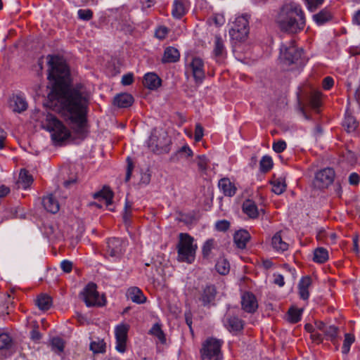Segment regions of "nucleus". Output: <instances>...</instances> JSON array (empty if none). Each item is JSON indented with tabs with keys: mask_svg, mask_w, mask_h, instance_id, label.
Here are the masks:
<instances>
[{
	"mask_svg": "<svg viewBox=\"0 0 360 360\" xmlns=\"http://www.w3.org/2000/svg\"><path fill=\"white\" fill-rule=\"evenodd\" d=\"M48 58V79L52 83V89L48 95L49 105L57 108L77 134L83 135L90 94L82 84L69 85L70 71L61 58L56 56Z\"/></svg>",
	"mask_w": 360,
	"mask_h": 360,
	"instance_id": "f257e3e1",
	"label": "nucleus"
},
{
	"mask_svg": "<svg viewBox=\"0 0 360 360\" xmlns=\"http://www.w3.org/2000/svg\"><path fill=\"white\" fill-rule=\"evenodd\" d=\"M280 29L289 33H297L306 25L304 13L301 6L295 2L284 4L276 18Z\"/></svg>",
	"mask_w": 360,
	"mask_h": 360,
	"instance_id": "f03ea898",
	"label": "nucleus"
},
{
	"mask_svg": "<svg viewBox=\"0 0 360 360\" xmlns=\"http://www.w3.org/2000/svg\"><path fill=\"white\" fill-rule=\"evenodd\" d=\"M178 259L191 264L195 257L197 245L193 243V238L188 233H180L177 244Z\"/></svg>",
	"mask_w": 360,
	"mask_h": 360,
	"instance_id": "7ed1b4c3",
	"label": "nucleus"
},
{
	"mask_svg": "<svg viewBox=\"0 0 360 360\" xmlns=\"http://www.w3.org/2000/svg\"><path fill=\"white\" fill-rule=\"evenodd\" d=\"M43 127L51 133L53 141L57 143L63 142L70 135L69 130L52 114L46 115Z\"/></svg>",
	"mask_w": 360,
	"mask_h": 360,
	"instance_id": "20e7f679",
	"label": "nucleus"
},
{
	"mask_svg": "<svg viewBox=\"0 0 360 360\" xmlns=\"http://www.w3.org/2000/svg\"><path fill=\"white\" fill-rule=\"evenodd\" d=\"M171 139L164 130L153 129L148 141V147L154 153H167L170 150Z\"/></svg>",
	"mask_w": 360,
	"mask_h": 360,
	"instance_id": "39448f33",
	"label": "nucleus"
},
{
	"mask_svg": "<svg viewBox=\"0 0 360 360\" xmlns=\"http://www.w3.org/2000/svg\"><path fill=\"white\" fill-rule=\"evenodd\" d=\"M223 340L214 338H207L202 345L200 355L202 360H222L221 346Z\"/></svg>",
	"mask_w": 360,
	"mask_h": 360,
	"instance_id": "423d86ee",
	"label": "nucleus"
},
{
	"mask_svg": "<svg viewBox=\"0 0 360 360\" xmlns=\"http://www.w3.org/2000/svg\"><path fill=\"white\" fill-rule=\"evenodd\" d=\"M302 50L297 48L293 41H291L289 46L282 45L280 49V58L281 61L288 65L297 64L304 65V59L302 58Z\"/></svg>",
	"mask_w": 360,
	"mask_h": 360,
	"instance_id": "0eeeda50",
	"label": "nucleus"
},
{
	"mask_svg": "<svg viewBox=\"0 0 360 360\" xmlns=\"http://www.w3.org/2000/svg\"><path fill=\"white\" fill-rule=\"evenodd\" d=\"M248 16L244 13L236 18L229 34L231 39L238 42H245L248 39Z\"/></svg>",
	"mask_w": 360,
	"mask_h": 360,
	"instance_id": "6e6552de",
	"label": "nucleus"
},
{
	"mask_svg": "<svg viewBox=\"0 0 360 360\" xmlns=\"http://www.w3.org/2000/svg\"><path fill=\"white\" fill-rule=\"evenodd\" d=\"M80 296L86 305L91 307H101L105 303L103 297H100L97 291V286L94 283H88L83 290L80 292Z\"/></svg>",
	"mask_w": 360,
	"mask_h": 360,
	"instance_id": "1a4fd4ad",
	"label": "nucleus"
},
{
	"mask_svg": "<svg viewBox=\"0 0 360 360\" xmlns=\"http://www.w3.org/2000/svg\"><path fill=\"white\" fill-rule=\"evenodd\" d=\"M335 178V172L332 168L327 167L319 171L314 180V186L319 189L327 188Z\"/></svg>",
	"mask_w": 360,
	"mask_h": 360,
	"instance_id": "9d476101",
	"label": "nucleus"
},
{
	"mask_svg": "<svg viewBox=\"0 0 360 360\" xmlns=\"http://www.w3.org/2000/svg\"><path fill=\"white\" fill-rule=\"evenodd\" d=\"M105 252L107 257L119 259L124 252V241L117 238H109L107 240Z\"/></svg>",
	"mask_w": 360,
	"mask_h": 360,
	"instance_id": "9b49d317",
	"label": "nucleus"
},
{
	"mask_svg": "<svg viewBox=\"0 0 360 360\" xmlns=\"http://www.w3.org/2000/svg\"><path fill=\"white\" fill-rule=\"evenodd\" d=\"M129 327L125 324H120L116 326L115 330L116 346L115 349L120 353H124L126 350V342L127 339V332Z\"/></svg>",
	"mask_w": 360,
	"mask_h": 360,
	"instance_id": "f8f14e48",
	"label": "nucleus"
},
{
	"mask_svg": "<svg viewBox=\"0 0 360 360\" xmlns=\"http://www.w3.org/2000/svg\"><path fill=\"white\" fill-rule=\"evenodd\" d=\"M193 78L196 83H201L205 79L204 63L198 57H194L190 64Z\"/></svg>",
	"mask_w": 360,
	"mask_h": 360,
	"instance_id": "ddd939ff",
	"label": "nucleus"
},
{
	"mask_svg": "<svg viewBox=\"0 0 360 360\" xmlns=\"http://www.w3.org/2000/svg\"><path fill=\"white\" fill-rule=\"evenodd\" d=\"M224 326L230 332H238L243 328L244 323L235 316L229 314L225 315L223 319Z\"/></svg>",
	"mask_w": 360,
	"mask_h": 360,
	"instance_id": "4468645a",
	"label": "nucleus"
},
{
	"mask_svg": "<svg viewBox=\"0 0 360 360\" xmlns=\"http://www.w3.org/2000/svg\"><path fill=\"white\" fill-rule=\"evenodd\" d=\"M217 295L216 288L213 285H206L199 297V300L204 307L210 306L215 300Z\"/></svg>",
	"mask_w": 360,
	"mask_h": 360,
	"instance_id": "2eb2a0df",
	"label": "nucleus"
},
{
	"mask_svg": "<svg viewBox=\"0 0 360 360\" xmlns=\"http://www.w3.org/2000/svg\"><path fill=\"white\" fill-rule=\"evenodd\" d=\"M126 297L128 300L138 304H143L146 302V297L143 295L142 290L136 286L128 288Z\"/></svg>",
	"mask_w": 360,
	"mask_h": 360,
	"instance_id": "dca6fc26",
	"label": "nucleus"
},
{
	"mask_svg": "<svg viewBox=\"0 0 360 360\" xmlns=\"http://www.w3.org/2000/svg\"><path fill=\"white\" fill-rule=\"evenodd\" d=\"M188 0H174L172 14L174 18L179 19L188 11Z\"/></svg>",
	"mask_w": 360,
	"mask_h": 360,
	"instance_id": "f3484780",
	"label": "nucleus"
},
{
	"mask_svg": "<svg viewBox=\"0 0 360 360\" xmlns=\"http://www.w3.org/2000/svg\"><path fill=\"white\" fill-rule=\"evenodd\" d=\"M333 13L330 9L326 7L312 15L313 20L317 25H323L333 19Z\"/></svg>",
	"mask_w": 360,
	"mask_h": 360,
	"instance_id": "a211bd4d",
	"label": "nucleus"
},
{
	"mask_svg": "<svg viewBox=\"0 0 360 360\" xmlns=\"http://www.w3.org/2000/svg\"><path fill=\"white\" fill-rule=\"evenodd\" d=\"M42 205L44 209L51 213L56 214L59 211L60 205L53 194H49L42 199Z\"/></svg>",
	"mask_w": 360,
	"mask_h": 360,
	"instance_id": "6ab92c4d",
	"label": "nucleus"
},
{
	"mask_svg": "<svg viewBox=\"0 0 360 360\" xmlns=\"http://www.w3.org/2000/svg\"><path fill=\"white\" fill-rule=\"evenodd\" d=\"M233 243L238 249H245L248 244V231L245 229L236 231L233 234Z\"/></svg>",
	"mask_w": 360,
	"mask_h": 360,
	"instance_id": "aec40b11",
	"label": "nucleus"
},
{
	"mask_svg": "<svg viewBox=\"0 0 360 360\" xmlns=\"http://www.w3.org/2000/svg\"><path fill=\"white\" fill-rule=\"evenodd\" d=\"M161 79L153 72L146 73L143 82L144 86L150 90L158 89L161 85Z\"/></svg>",
	"mask_w": 360,
	"mask_h": 360,
	"instance_id": "412c9836",
	"label": "nucleus"
},
{
	"mask_svg": "<svg viewBox=\"0 0 360 360\" xmlns=\"http://www.w3.org/2000/svg\"><path fill=\"white\" fill-rule=\"evenodd\" d=\"M10 106L13 111L20 113L27 108V103L25 98L21 96H13L10 101Z\"/></svg>",
	"mask_w": 360,
	"mask_h": 360,
	"instance_id": "4be33fe9",
	"label": "nucleus"
},
{
	"mask_svg": "<svg viewBox=\"0 0 360 360\" xmlns=\"http://www.w3.org/2000/svg\"><path fill=\"white\" fill-rule=\"evenodd\" d=\"M134 103L133 96L127 93H122L115 96L113 103L119 108H128Z\"/></svg>",
	"mask_w": 360,
	"mask_h": 360,
	"instance_id": "5701e85b",
	"label": "nucleus"
},
{
	"mask_svg": "<svg viewBox=\"0 0 360 360\" xmlns=\"http://www.w3.org/2000/svg\"><path fill=\"white\" fill-rule=\"evenodd\" d=\"M180 53L179 50L174 47L169 46L165 49L163 57L162 58V63H176L179 61Z\"/></svg>",
	"mask_w": 360,
	"mask_h": 360,
	"instance_id": "b1692460",
	"label": "nucleus"
},
{
	"mask_svg": "<svg viewBox=\"0 0 360 360\" xmlns=\"http://www.w3.org/2000/svg\"><path fill=\"white\" fill-rule=\"evenodd\" d=\"M218 186L226 196L231 197L234 195L236 192V187L228 178L220 179Z\"/></svg>",
	"mask_w": 360,
	"mask_h": 360,
	"instance_id": "393cba45",
	"label": "nucleus"
},
{
	"mask_svg": "<svg viewBox=\"0 0 360 360\" xmlns=\"http://www.w3.org/2000/svg\"><path fill=\"white\" fill-rule=\"evenodd\" d=\"M311 284V279L309 276H304L302 278L298 283L299 295L300 298L304 300H307L309 297L308 288Z\"/></svg>",
	"mask_w": 360,
	"mask_h": 360,
	"instance_id": "a878e982",
	"label": "nucleus"
},
{
	"mask_svg": "<svg viewBox=\"0 0 360 360\" xmlns=\"http://www.w3.org/2000/svg\"><path fill=\"white\" fill-rule=\"evenodd\" d=\"M271 245L273 248L278 252H284L288 249V244L283 240L281 231L276 233L272 237Z\"/></svg>",
	"mask_w": 360,
	"mask_h": 360,
	"instance_id": "bb28decb",
	"label": "nucleus"
},
{
	"mask_svg": "<svg viewBox=\"0 0 360 360\" xmlns=\"http://www.w3.org/2000/svg\"><path fill=\"white\" fill-rule=\"evenodd\" d=\"M93 197L95 199L104 200L106 206H109L112 202L113 193L109 188L104 187L101 191L94 193Z\"/></svg>",
	"mask_w": 360,
	"mask_h": 360,
	"instance_id": "cd10ccee",
	"label": "nucleus"
},
{
	"mask_svg": "<svg viewBox=\"0 0 360 360\" xmlns=\"http://www.w3.org/2000/svg\"><path fill=\"white\" fill-rule=\"evenodd\" d=\"M265 214V210L262 205H257L255 202L249 200V219H256L259 217H263Z\"/></svg>",
	"mask_w": 360,
	"mask_h": 360,
	"instance_id": "c85d7f7f",
	"label": "nucleus"
},
{
	"mask_svg": "<svg viewBox=\"0 0 360 360\" xmlns=\"http://www.w3.org/2000/svg\"><path fill=\"white\" fill-rule=\"evenodd\" d=\"M32 182L33 178L30 174H29L28 172L25 169H21L18 181L20 185L19 186H22V188L26 189Z\"/></svg>",
	"mask_w": 360,
	"mask_h": 360,
	"instance_id": "c756f323",
	"label": "nucleus"
},
{
	"mask_svg": "<svg viewBox=\"0 0 360 360\" xmlns=\"http://www.w3.org/2000/svg\"><path fill=\"white\" fill-rule=\"evenodd\" d=\"M271 184L272 185V191L277 195H280L285 191L286 184L285 179L282 177L274 179L271 181Z\"/></svg>",
	"mask_w": 360,
	"mask_h": 360,
	"instance_id": "7c9ffc66",
	"label": "nucleus"
},
{
	"mask_svg": "<svg viewBox=\"0 0 360 360\" xmlns=\"http://www.w3.org/2000/svg\"><path fill=\"white\" fill-rule=\"evenodd\" d=\"M36 304L41 310H48L51 304V297L47 295H41L36 300Z\"/></svg>",
	"mask_w": 360,
	"mask_h": 360,
	"instance_id": "2f4dec72",
	"label": "nucleus"
},
{
	"mask_svg": "<svg viewBox=\"0 0 360 360\" xmlns=\"http://www.w3.org/2000/svg\"><path fill=\"white\" fill-rule=\"evenodd\" d=\"M358 122L355 117L352 115L347 114L343 122V127L346 128L347 132H353L358 127Z\"/></svg>",
	"mask_w": 360,
	"mask_h": 360,
	"instance_id": "473e14b6",
	"label": "nucleus"
},
{
	"mask_svg": "<svg viewBox=\"0 0 360 360\" xmlns=\"http://www.w3.org/2000/svg\"><path fill=\"white\" fill-rule=\"evenodd\" d=\"M216 270L221 275H226L230 271L229 262L224 258H219L215 265Z\"/></svg>",
	"mask_w": 360,
	"mask_h": 360,
	"instance_id": "72a5a7b5",
	"label": "nucleus"
},
{
	"mask_svg": "<svg viewBox=\"0 0 360 360\" xmlns=\"http://www.w3.org/2000/svg\"><path fill=\"white\" fill-rule=\"evenodd\" d=\"M328 259V251L323 248H318L314 252V261L318 263H323Z\"/></svg>",
	"mask_w": 360,
	"mask_h": 360,
	"instance_id": "f704fd0d",
	"label": "nucleus"
},
{
	"mask_svg": "<svg viewBox=\"0 0 360 360\" xmlns=\"http://www.w3.org/2000/svg\"><path fill=\"white\" fill-rule=\"evenodd\" d=\"M51 345L53 352L57 354H60L64 350L65 342L62 338L54 337L51 340Z\"/></svg>",
	"mask_w": 360,
	"mask_h": 360,
	"instance_id": "c9c22d12",
	"label": "nucleus"
},
{
	"mask_svg": "<svg viewBox=\"0 0 360 360\" xmlns=\"http://www.w3.org/2000/svg\"><path fill=\"white\" fill-rule=\"evenodd\" d=\"M131 209L132 204L126 200L122 218L123 221L127 226H129L131 224V217L132 215Z\"/></svg>",
	"mask_w": 360,
	"mask_h": 360,
	"instance_id": "e433bc0d",
	"label": "nucleus"
},
{
	"mask_svg": "<svg viewBox=\"0 0 360 360\" xmlns=\"http://www.w3.org/2000/svg\"><path fill=\"white\" fill-rule=\"evenodd\" d=\"M355 340L354 335L351 333H345L343 345L342 347V352L344 354H347L350 350L351 345Z\"/></svg>",
	"mask_w": 360,
	"mask_h": 360,
	"instance_id": "4c0bfd02",
	"label": "nucleus"
},
{
	"mask_svg": "<svg viewBox=\"0 0 360 360\" xmlns=\"http://www.w3.org/2000/svg\"><path fill=\"white\" fill-rule=\"evenodd\" d=\"M213 51L215 56L217 57L222 56L224 53L225 52V48L223 40L219 36L215 37L214 48Z\"/></svg>",
	"mask_w": 360,
	"mask_h": 360,
	"instance_id": "58836bf2",
	"label": "nucleus"
},
{
	"mask_svg": "<svg viewBox=\"0 0 360 360\" xmlns=\"http://www.w3.org/2000/svg\"><path fill=\"white\" fill-rule=\"evenodd\" d=\"M309 12H315L323 4L325 0H302Z\"/></svg>",
	"mask_w": 360,
	"mask_h": 360,
	"instance_id": "ea45409f",
	"label": "nucleus"
},
{
	"mask_svg": "<svg viewBox=\"0 0 360 360\" xmlns=\"http://www.w3.org/2000/svg\"><path fill=\"white\" fill-rule=\"evenodd\" d=\"M12 345V339L7 333L0 334V351L7 350Z\"/></svg>",
	"mask_w": 360,
	"mask_h": 360,
	"instance_id": "a19ab883",
	"label": "nucleus"
},
{
	"mask_svg": "<svg viewBox=\"0 0 360 360\" xmlns=\"http://www.w3.org/2000/svg\"><path fill=\"white\" fill-rule=\"evenodd\" d=\"M184 155L185 157H191L193 155V151L187 145L182 146L179 149L177 153L172 156V160H178L179 157Z\"/></svg>",
	"mask_w": 360,
	"mask_h": 360,
	"instance_id": "79ce46f5",
	"label": "nucleus"
},
{
	"mask_svg": "<svg viewBox=\"0 0 360 360\" xmlns=\"http://www.w3.org/2000/svg\"><path fill=\"white\" fill-rule=\"evenodd\" d=\"M260 169L263 172H269L273 167L272 158L269 156H264L260 160Z\"/></svg>",
	"mask_w": 360,
	"mask_h": 360,
	"instance_id": "37998d69",
	"label": "nucleus"
},
{
	"mask_svg": "<svg viewBox=\"0 0 360 360\" xmlns=\"http://www.w3.org/2000/svg\"><path fill=\"white\" fill-rule=\"evenodd\" d=\"M90 349L95 354L103 353L105 351V344L103 340L91 342Z\"/></svg>",
	"mask_w": 360,
	"mask_h": 360,
	"instance_id": "c03bdc74",
	"label": "nucleus"
},
{
	"mask_svg": "<svg viewBox=\"0 0 360 360\" xmlns=\"http://www.w3.org/2000/svg\"><path fill=\"white\" fill-rule=\"evenodd\" d=\"M150 333L157 337L161 342L164 343L165 342V334L158 323L153 326L150 330Z\"/></svg>",
	"mask_w": 360,
	"mask_h": 360,
	"instance_id": "a18cd8bd",
	"label": "nucleus"
},
{
	"mask_svg": "<svg viewBox=\"0 0 360 360\" xmlns=\"http://www.w3.org/2000/svg\"><path fill=\"white\" fill-rule=\"evenodd\" d=\"M302 311L297 309H290L288 311V320L290 323H297L301 318Z\"/></svg>",
	"mask_w": 360,
	"mask_h": 360,
	"instance_id": "49530a36",
	"label": "nucleus"
},
{
	"mask_svg": "<svg viewBox=\"0 0 360 360\" xmlns=\"http://www.w3.org/2000/svg\"><path fill=\"white\" fill-rule=\"evenodd\" d=\"M214 242L213 239L207 240L202 246V255L205 258H207L210 256L212 250L214 248Z\"/></svg>",
	"mask_w": 360,
	"mask_h": 360,
	"instance_id": "de8ad7c7",
	"label": "nucleus"
},
{
	"mask_svg": "<svg viewBox=\"0 0 360 360\" xmlns=\"http://www.w3.org/2000/svg\"><path fill=\"white\" fill-rule=\"evenodd\" d=\"M208 161L207 158L204 155H200L198 157L197 165L198 167V169L202 172H205L207 168Z\"/></svg>",
	"mask_w": 360,
	"mask_h": 360,
	"instance_id": "09e8293b",
	"label": "nucleus"
},
{
	"mask_svg": "<svg viewBox=\"0 0 360 360\" xmlns=\"http://www.w3.org/2000/svg\"><path fill=\"white\" fill-rule=\"evenodd\" d=\"M258 308L257 301L255 296L249 293V313L255 312Z\"/></svg>",
	"mask_w": 360,
	"mask_h": 360,
	"instance_id": "8fccbe9b",
	"label": "nucleus"
},
{
	"mask_svg": "<svg viewBox=\"0 0 360 360\" xmlns=\"http://www.w3.org/2000/svg\"><path fill=\"white\" fill-rule=\"evenodd\" d=\"M230 227V222L227 220L223 219L216 222L215 228L219 231H226Z\"/></svg>",
	"mask_w": 360,
	"mask_h": 360,
	"instance_id": "3c124183",
	"label": "nucleus"
},
{
	"mask_svg": "<svg viewBox=\"0 0 360 360\" xmlns=\"http://www.w3.org/2000/svg\"><path fill=\"white\" fill-rule=\"evenodd\" d=\"M286 146V143L284 141L279 140L277 142H274L273 143L272 148L276 153H280L285 150Z\"/></svg>",
	"mask_w": 360,
	"mask_h": 360,
	"instance_id": "603ef678",
	"label": "nucleus"
},
{
	"mask_svg": "<svg viewBox=\"0 0 360 360\" xmlns=\"http://www.w3.org/2000/svg\"><path fill=\"white\" fill-rule=\"evenodd\" d=\"M93 13L89 9H79L78 11V16L84 20H89L92 18Z\"/></svg>",
	"mask_w": 360,
	"mask_h": 360,
	"instance_id": "864d4df0",
	"label": "nucleus"
},
{
	"mask_svg": "<svg viewBox=\"0 0 360 360\" xmlns=\"http://www.w3.org/2000/svg\"><path fill=\"white\" fill-rule=\"evenodd\" d=\"M309 103L311 108L314 110H318L321 105V101L319 94H314L311 96L309 99Z\"/></svg>",
	"mask_w": 360,
	"mask_h": 360,
	"instance_id": "5fc2aeb1",
	"label": "nucleus"
},
{
	"mask_svg": "<svg viewBox=\"0 0 360 360\" xmlns=\"http://www.w3.org/2000/svg\"><path fill=\"white\" fill-rule=\"evenodd\" d=\"M338 328L334 326H329L325 330L324 333L331 339L336 338L338 334Z\"/></svg>",
	"mask_w": 360,
	"mask_h": 360,
	"instance_id": "6e6d98bb",
	"label": "nucleus"
},
{
	"mask_svg": "<svg viewBox=\"0 0 360 360\" xmlns=\"http://www.w3.org/2000/svg\"><path fill=\"white\" fill-rule=\"evenodd\" d=\"M203 135L204 134L202 127L201 126L200 124H196L194 136L195 141L197 142L200 141L202 139Z\"/></svg>",
	"mask_w": 360,
	"mask_h": 360,
	"instance_id": "4d7b16f0",
	"label": "nucleus"
},
{
	"mask_svg": "<svg viewBox=\"0 0 360 360\" xmlns=\"http://www.w3.org/2000/svg\"><path fill=\"white\" fill-rule=\"evenodd\" d=\"M127 167L126 171V176H125V181L127 182L130 179L131 172L134 168L133 162L131 160L130 158L128 157L127 159Z\"/></svg>",
	"mask_w": 360,
	"mask_h": 360,
	"instance_id": "13d9d810",
	"label": "nucleus"
},
{
	"mask_svg": "<svg viewBox=\"0 0 360 360\" xmlns=\"http://www.w3.org/2000/svg\"><path fill=\"white\" fill-rule=\"evenodd\" d=\"M60 267L65 273H70L72 269V262L69 260H63L60 263Z\"/></svg>",
	"mask_w": 360,
	"mask_h": 360,
	"instance_id": "bf43d9fd",
	"label": "nucleus"
},
{
	"mask_svg": "<svg viewBox=\"0 0 360 360\" xmlns=\"http://www.w3.org/2000/svg\"><path fill=\"white\" fill-rule=\"evenodd\" d=\"M168 29L165 27H160L155 31V37L160 39H163L167 34Z\"/></svg>",
	"mask_w": 360,
	"mask_h": 360,
	"instance_id": "052dcab7",
	"label": "nucleus"
},
{
	"mask_svg": "<svg viewBox=\"0 0 360 360\" xmlns=\"http://www.w3.org/2000/svg\"><path fill=\"white\" fill-rule=\"evenodd\" d=\"M328 234L323 229H319L317 232L316 238L319 240L324 241L326 243H329V241L328 240Z\"/></svg>",
	"mask_w": 360,
	"mask_h": 360,
	"instance_id": "680f3d73",
	"label": "nucleus"
},
{
	"mask_svg": "<svg viewBox=\"0 0 360 360\" xmlns=\"http://www.w3.org/2000/svg\"><path fill=\"white\" fill-rule=\"evenodd\" d=\"M274 281L275 285L283 287L285 285L284 278L281 274H274Z\"/></svg>",
	"mask_w": 360,
	"mask_h": 360,
	"instance_id": "e2e57ef3",
	"label": "nucleus"
},
{
	"mask_svg": "<svg viewBox=\"0 0 360 360\" xmlns=\"http://www.w3.org/2000/svg\"><path fill=\"white\" fill-rule=\"evenodd\" d=\"M333 79L330 77H326L323 80V88L326 90H328L333 86Z\"/></svg>",
	"mask_w": 360,
	"mask_h": 360,
	"instance_id": "0e129e2a",
	"label": "nucleus"
},
{
	"mask_svg": "<svg viewBox=\"0 0 360 360\" xmlns=\"http://www.w3.org/2000/svg\"><path fill=\"white\" fill-rule=\"evenodd\" d=\"M134 81L133 75L131 73L124 75L122 77V84L124 86L130 85Z\"/></svg>",
	"mask_w": 360,
	"mask_h": 360,
	"instance_id": "69168bd1",
	"label": "nucleus"
},
{
	"mask_svg": "<svg viewBox=\"0 0 360 360\" xmlns=\"http://www.w3.org/2000/svg\"><path fill=\"white\" fill-rule=\"evenodd\" d=\"M141 4L142 10L152 7L156 2V0H139Z\"/></svg>",
	"mask_w": 360,
	"mask_h": 360,
	"instance_id": "338daca9",
	"label": "nucleus"
},
{
	"mask_svg": "<svg viewBox=\"0 0 360 360\" xmlns=\"http://www.w3.org/2000/svg\"><path fill=\"white\" fill-rule=\"evenodd\" d=\"M30 338L33 341L38 342L41 338V334L36 328H34L30 332Z\"/></svg>",
	"mask_w": 360,
	"mask_h": 360,
	"instance_id": "774afa93",
	"label": "nucleus"
}]
</instances>
